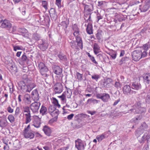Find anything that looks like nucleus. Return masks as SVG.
Wrapping results in <instances>:
<instances>
[{
  "mask_svg": "<svg viewBox=\"0 0 150 150\" xmlns=\"http://www.w3.org/2000/svg\"><path fill=\"white\" fill-rule=\"evenodd\" d=\"M146 111V108L143 106L142 103L139 101L132 106V108L128 110L129 113H139L145 112Z\"/></svg>",
  "mask_w": 150,
  "mask_h": 150,
  "instance_id": "1",
  "label": "nucleus"
},
{
  "mask_svg": "<svg viewBox=\"0 0 150 150\" xmlns=\"http://www.w3.org/2000/svg\"><path fill=\"white\" fill-rule=\"evenodd\" d=\"M147 55L146 52L144 51H142L140 50H137L132 52V56L133 60L137 61L141 58L145 57Z\"/></svg>",
  "mask_w": 150,
  "mask_h": 150,
  "instance_id": "2",
  "label": "nucleus"
},
{
  "mask_svg": "<svg viewBox=\"0 0 150 150\" xmlns=\"http://www.w3.org/2000/svg\"><path fill=\"white\" fill-rule=\"evenodd\" d=\"M23 133V135L25 138L32 139L34 137V132L31 130L30 125L25 128Z\"/></svg>",
  "mask_w": 150,
  "mask_h": 150,
  "instance_id": "3",
  "label": "nucleus"
},
{
  "mask_svg": "<svg viewBox=\"0 0 150 150\" xmlns=\"http://www.w3.org/2000/svg\"><path fill=\"white\" fill-rule=\"evenodd\" d=\"M148 126L145 122L142 123L140 127L135 131V134L136 136H140L142 134L147 131Z\"/></svg>",
  "mask_w": 150,
  "mask_h": 150,
  "instance_id": "4",
  "label": "nucleus"
},
{
  "mask_svg": "<svg viewBox=\"0 0 150 150\" xmlns=\"http://www.w3.org/2000/svg\"><path fill=\"white\" fill-rule=\"evenodd\" d=\"M38 67L40 70V72L41 75L44 77H47V74L46 73L48 70L44 64L41 62H38Z\"/></svg>",
  "mask_w": 150,
  "mask_h": 150,
  "instance_id": "5",
  "label": "nucleus"
},
{
  "mask_svg": "<svg viewBox=\"0 0 150 150\" xmlns=\"http://www.w3.org/2000/svg\"><path fill=\"white\" fill-rule=\"evenodd\" d=\"M30 107L26 106L23 107V110L24 112L26 113L25 114L26 117L25 123L28 124L30 122L31 120V118L30 111Z\"/></svg>",
  "mask_w": 150,
  "mask_h": 150,
  "instance_id": "6",
  "label": "nucleus"
},
{
  "mask_svg": "<svg viewBox=\"0 0 150 150\" xmlns=\"http://www.w3.org/2000/svg\"><path fill=\"white\" fill-rule=\"evenodd\" d=\"M40 105V102L35 101L30 105V107L33 112L35 113L38 112V110Z\"/></svg>",
  "mask_w": 150,
  "mask_h": 150,
  "instance_id": "7",
  "label": "nucleus"
},
{
  "mask_svg": "<svg viewBox=\"0 0 150 150\" xmlns=\"http://www.w3.org/2000/svg\"><path fill=\"white\" fill-rule=\"evenodd\" d=\"M86 144L81 140L75 141V146L78 150L84 149Z\"/></svg>",
  "mask_w": 150,
  "mask_h": 150,
  "instance_id": "8",
  "label": "nucleus"
},
{
  "mask_svg": "<svg viewBox=\"0 0 150 150\" xmlns=\"http://www.w3.org/2000/svg\"><path fill=\"white\" fill-rule=\"evenodd\" d=\"M12 26V24L10 21L6 19L3 20L1 25V28H6L8 30L11 28Z\"/></svg>",
  "mask_w": 150,
  "mask_h": 150,
  "instance_id": "9",
  "label": "nucleus"
},
{
  "mask_svg": "<svg viewBox=\"0 0 150 150\" xmlns=\"http://www.w3.org/2000/svg\"><path fill=\"white\" fill-rule=\"evenodd\" d=\"M48 45V44L47 42L45 40H42L38 45V47L41 50L44 51L47 48Z\"/></svg>",
  "mask_w": 150,
  "mask_h": 150,
  "instance_id": "10",
  "label": "nucleus"
},
{
  "mask_svg": "<svg viewBox=\"0 0 150 150\" xmlns=\"http://www.w3.org/2000/svg\"><path fill=\"white\" fill-rule=\"evenodd\" d=\"M31 98L35 102H37L39 100L40 96L38 91L36 89L32 91L31 93Z\"/></svg>",
  "mask_w": 150,
  "mask_h": 150,
  "instance_id": "11",
  "label": "nucleus"
},
{
  "mask_svg": "<svg viewBox=\"0 0 150 150\" xmlns=\"http://www.w3.org/2000/svg\"><path fill=\"white\" fill-rule=\"evenodd\" d=\"M54 90L56 93H60L62 91V86L61 83H58L55 84L54 86Z\"/></svg>",
  "mask_w": 150,
  "mask_h": 150,
  "instance_id": "12",
  "label": "nucleus"
},
{
  "mask_svg": "<svg viewBox=\"0 0 150 150\" xmlns=\"http://www.w3.org/2000/svg\"><path fill=\"white\" fill-rule=\"evenodd\" d=\"M141 85L139 82L135 81L132 83L131 88L132 89L138 91L141 89Z\"/></svg>",
  "mask_w": 150,
  "mask_h": 150,
  "instance_id": "13",
  "label": "nucleus"
},
{
  "mask_svg": "<svg viewBox=\"0 0 150 150\" xmlns=\"http://www.w3.org/2000/svg\"><path fill=\"white\" fill-rule=\"evenodd\" d=\"M23 100L26 105L31 104L32 102L30 96L28 94H25L24 96Z\"/></svg>",
  "mask_w": 150,
  "mask_h": 150,
  "instance_id": "14",
  "label": "nucleus"
},
{
  "mask_svg": "<svg viewBox=\"0 0 150 150\" xmlns=\"http://www.w3.org/2000/svg\"><path fill=\"white\" fill-rule=\"evenodd\" d=\"M123 92L125 94L129 95L131 94V87L128 85H125L123 88Z\"/></svg>",
  "mask_w": 150,
  "mask_h": 150,
  "instance_id": "15",
  "label": "nucleus"
},
{
  "mask_svg": "<svg viewBox=\"0 0 150 150\" xmlns=\"http://www.w3.org/2000/svg\"><path fill=\"white\" fill-rule=\"evenodd\" d=\"M150 7V0H147L142 8L141 9V12H145L147 11Z\"/></svg>",
  "mask_w": 150,
  "mask_h": 150,
  "instance_id": "16",
  "label": "nucleus"
},
{
  "mask_svg": "<svg viewBox=\"0 0 150 150\" xmlns=\"http://www.w3.org/2000/svg\"><path fill=\"white\" fill-rule=\"evenodd\" d=\"M53 72L55 74L59 75L62 73V69L59 66H55L53 68Z\"/></svg>",
  "mask_w": 150,
  "mask_h": 150,
  "instance_id": "17",
  "label": "nucleus"
},
{
  "mask_svg": "<svg viewBox=\"0 0 150 150\" xmlns=\"http://www.w3.org/2000/svg\"><path fill=\"white\" fill-rule=\"evenodd\" d=\"M8 125V122L5 119L0 120V130H2Z\"/></svg>",
  "mask_w": 150,
  "mask_h": 150,
  "instance_id": "18",
  "label": "nucleus"
},
{
  "mask_svg": "<svg viewBox=\"0 0 150 150\" xmlns=\"http://www.w3.org/2000/svg\"><path fill=\"white\" fill-rule=\"evenodd\" d=\"M112 80L110 79H107L106 80H105L103 83V86L102 87L109 88L111 86V82H112Z\"/></svg>",
  "mask_w": 150,
  "mask_h": 150,
  "instance_id": "19",
  "label": "nucleus"
},
{
  "mask_svg": "<svg viewBox=\"0 0 150 150\" xmlns=\"http://www.w3.org/2000/svg\"><path fill=\"white\" fill-rule=\"evenodd\" d=\"M41 121V118L36 116L33 125L36 128H39L40 125Z\"/></svg>",
  "mask_w": 150,
  "mask_h": 150,
  "instance_id": "20",
  "label": "nucleus"
},
{
  "mask_svg": "<svg viewBox=\"0 0 150 150\" xmlns=\"http://www.w3.org/2000/svg\"><path fill=\"white\" fill-rule=\"evenodd\" d=\"M70 45L72 48L74 50H79L80 48L78 45L77 42L76 41L74 40L71 41L70 42Z\"/></svg>",
  "mask_w": 150,
  "mask_h": 150,
  "instance_id": "21",
  "label": "nucleus"
},
{
  "mask_svg": "<svg viewBox=\"0 0 150 150\" xmlns=\"http://www.w3.org/2000/svg\"><path fill=\"white\" fill-rule=\"evenodd\" d=\"M43 130L45 134L48 136H50L52 132L51 130L49 127L46 125L43 128Z\"/></svg>",
  "mask_w": 150,
  "mask_h": 150,
  "instance_id": "22",
  "label": "nucleus"
},
{
  "mask_svg": "<svg viewBox=\"0 0 150 150\" xmlns=\"http://www.w3.org/2000/svg\"><path fill=\"white\" fill-rule=\"evenodd\" d=\"M142 118V115H140L132 119L131 121L132 122H133L135 123L138 124L140 122Z\"/></svg>",
  "mask_w": 150,
  "mask_h": 150,
  "instance_id": "23",
  "label": "nucleus"
},
{
  "mask_svg": "<svg viewBox=\"0 0 150 150\" xmlns=\"http://www.w3.org/2000/svg\"><path fill=\"white\" fill-rule=\"evenodd\" d=\"M93 50L95 54H97L100 52V48L99 46L96 43H95L93 47Z\"/></svg>",
  "mask_w": 150,
  "mask_h": 150,
  "instance_id": "24",
  "label": "nucleus"
},
{
  "mask_svg": "<svg viewBox=\"0 0 150 150\" xmlns=\"http://www.w3.org/2000/svg\"><path fill=\"white\" fill-rule=\"evenodd\" d=\"M129 58L127 57H124L122 58L121 59L119 62V64L120 65H122L123 64L124 66H126L127 64V62L129 60Z\"/></svg>",
  "mask_w": 150,
  "mask_h": 150,
  "instance_id": "25",
  "label": "nucleus"
},
{
  "mask_svg": "<svg viewBox=\"0 0 150 150\" xmlns=\"http://www.w3.org/2000/svg\"><path fill=\"white\" fill-rule=\"evenodd\" d=\"M76 42H77L78 45L79 47L81 50L83 49V43L81 38L79 37H77L76 38Z\"/></svg>",
  "mask_w": 150,
  "mask_h": 150,
  "instance_id": "26",
  "label": "nucleus"
},
{
  "mask_svg": "<svg viewBox=\"0 0 150 150\" xmlns=\"http://www.w3.org/2000/svg\"><path fill=\"white\" fill-rule=\"evenodd\" d=\"M68 24V22H66L65 21H62L60 24L62 27V28L64 29L65 31V33L66 34L68 33V31L67 30V28Z\"/></svg>",
  "mask_w": 150,
  "mask_h": 150,
  "instance_id": "27",
  "label": "nucleus"
},
{
  "mask_svg": "<svg viewBox=\"0 0 150 150\" xmlns=\"http://www.w3.org/2000/svg\"><path fill=\"white\" fill-rule=\"evenodd\" d=\"M147 131L146 132H144L143 136L140 139V137H139V136H137L139 141L140 143H144L145 141L147 140L146 136H147L146 135H147Z\"/></svg>",
  "mask_w": 150,
  "mask_h": 150,
  "instance_id": "28",
  "label": "nucleus"
},
{
  "mask_svg": "<svg viewBox=\"0 0 150 150\" xmlns=\"http://www.w3.org/2000/svg\"><path fill=\"white\" fill-rule=\"evenodd\" d=\"M86 31L87 33L89 34L93 33V27L91 23H89L88 24L87 26Z\"/></svg>",
  "mask_w": 150,
  "mask_h": 150,
  "instance_id": "29",
  "label": "nucleus"
},
{
  "mask_svg": "<svg viewBox=\"0 0 150 150\" xmlns=\"http://www.w3.org/2000/svg\"><path fill=\"white\" fill-rule=\"evenodd\" d=\"M110 96L108 94L106 93H103L102 94V97H101V99L104 102H107Z\"/></svg>",
  "mask_w": 150,
  "mask_h": 150,
  "instance_id": "30",
  "label": "nucleus"
},
{
  "mask_svg": "<svg viewBox=\"0 0 150 150\" xmlns=\"http://www.w3.org/2000/svg\"><path fill=\"white\" fill-rule=\"evenodd\" d=\"M40 113L42 115H46L47 113V110L46 108L43 106H42L40 110Z\"/></svg>",
  "mask_w": 150,
  "mask_h": 150,
  "instance_id": "31",
  "label": "nucleus"
},
{
  "mask_svg": "<svg viewBox=\"0 0 150 150\" xmlns=\"http://www.w3.org/2000/svg\"><path fill=\"white\" fill-rule=\"evenodd\" d=\"M106 138V134L105 133H103L100 135H98L96 137V139L99 142H100L102 140Z\"/></svg>",
  "mask_w": 150,
  "mask_h": 150,
  "instance_id": "32",
  "label": "nucleus"
},
{
  "mask_svg": "<svg viewBox=\"0 0 150 150\" xmlns=\"http://www.w3.org/2000/svg\"><path fill=\"white\" fill-rule=\"evenodd\" d=\"M52 103L54 104L53 105L55 107H57L59 108L60 107V105L59 104L58 100L55 98L53 97L52 98Z\"/></svg>",
  "mask_w": 150,
  "mask_h": 150,
  "instance_id": "33",
  "label": "nucleus"
},
{
  "mask_svg": "<svg viewBox=\"0 0 150 150\" xmlns=\"http://www.w3.org/2000/svg\"><path fill=\"white\" fill-rule=\"evenodd\" d=\"M25 82V81H21L18 83L19 87L21 89H23L24 90L25 86L26 85Z\"/></svg>",
  "mask_w": 150,
  "mask_h": 150,
  "instance_id": "34",
  "label": "nucleus"
},
{
  "mask_svg": "<svg viewBox=\"0 0 150 150\" xmlns=\"http://www.w3.org/2000/svg\"><path fill=\"white\" fill-rule=\"evenodd\" d=\"M56 109V107L53 105L50 106L48 108L49 112L50 114Z\"/></svg>",
  "mask_w": 150,
  "mask_h": 150,
  "instance_id": "35",
  "label": "nucleus"
},
{
  "mask_svg": "<svg viewBox=\"0 0 150 150\" xmlns=\"http://www.w3.org/2000/svg\"><path fill=\"white\" fill-rule=\"evenodd\" d=\"M40 38V35L37 33H34L33 35V39L36 40H39Z\"/></svg>",
  "mask_w": 150,
  "mask_h": 150,
  "instance_id": "36",
  "label": "nucleus"
},
{
  "mask_svg": "<svg viewBox=\"0 0 150 150\" xmlns=\"http://www.w3.org/2000/svg\"><path fill=\"white\" fill-rule=\"evenodd\" d=\"M144 79L149 83L150 82V74L148 73L146 74L144 76Z\"/></svg>",
  "mask_w": 150,
  "mask_h": 150,
  "instance_id": "37",
  "label": "nucleus"
},
{
  "mask_svg": "<svg viewBox=\"0 0 150 150\" xmlns=\"http://www.w3.org/2000/svg\"><path fill=\"white\" fill-rule=\"evenodd\" d=\"M58 57L60 60L64 62H66L67 60V58L65 55L59 54L58 55Z\"/></svg>",
  "mask_w": 150,
  "mask_h": 150,
  "instance_id": "38",
  "label": "nucleus"
},
{
  "mask_svg": "<svg viewBox=\"0 0 150 150\" xmlns=\"http://www.w3.org/2000/svg\"><path fill=\"white\" fill-rule=\"evenodd\" d=\"M59 114V111L58 110L56 109L55 110L54 112H53L51 114V115L53 117H57L58 115Z\"/></svg>",
  "mask_w": 150,
  "mask_h": 150,
  "instance_id": "39",
  "label": "nucleus"
},
{
  "mask_svg": "<svg viewBox=\"0 0 150 150\" xmlns=\"http://www.w3.org/2000/svg\"><path fill=\"white\" fill-rule=\"evenodd\" d=\"M149 43H147L144 45L143 46V50H142V51H145L146 52V51L148 50L149 48Z\"/></svg>",
  "mask_w": 150,
  "mask_h": 150,
  "instance_id": "40",
  "label": "nucleus"
},
{
  "mask_svg": "<svg viewBox=\"0 0 150 150\" xmlns=\"http://www.w3.org/2000/svg\"><path fill=\"white\" fill-rule=\"evenodd\" d=\"M114 86L117 89H120L122 86V84L118 82H116L115 83Z\"/></svg>",
  "mask_w": 150,
  "mask_h": 150,
  "instance_id": "41",
  "label": "nucleus"
},
{
  "mask_svg": "<svg viewBox=\"0 0 150 150\" xmlns=\"http://www.w3.org/2000/svg\"><path fill=\"white\" fill-rule=\"evenodd\" d=\"M58 97L63 102H65L66 100V96L63 93L61 96H58Z\"/></svg>",
  "mask_w": 150,
  "mask_h": 150,
  "instance_id": "42",
  "label": "nucleus"
},
{
  "mask_svg": "<svg viewBox=\"0 0 150 150\" xmlns=\"http://www.w3.org/2000/svg\"><path fill=\"white\" fill-rule=\"evenodd\" d=\"M84 19H86L87 18L91 19V14L88 13L87 12H85L84 14Z\"/></svg>",
  "mask_w": 150,
  "mask_h": 150,
  "instance_id": "43",
  "label": "nucleus"
},
{
  "mask_svg": "<svg viewBox=\"0 0 150 150\" xmlns=\"http://www.w3.org/2000/svg\"><path fill=\"white\" fill-rule=\"evenodd\" d=\"M50 16L52 19L55 20L57 18V15L56 12L50 15Z\"/></svg>",
  "mask_w": 150,
  "mask_h": 150,
  "instance_id": "44",
  "label": "nucleus"
},
{
  "mask_svg": "<svg viewBox=\"0 0 150 150\" xmlns=\"http://www.w3.org/2000/svg\"><path fill=\"white\" fill-rule=\"evenodd\" d=\"M8 118L11 123L13 122L14 121V116L12 115H9L8 117Z\"/></svg>",
  "mask_w": 150,
  "mask_h": 150,
  "instance_id": "45",
  "label": "nucleus"
},
{
  "mask_svg": "<svg viewBox=\"0 0 150 150\" xmlns=\"http://www.w3.org/2000/svg\"><path fill=\"white\" fill-rule=\"evenodd\" d=\"M47 3L46 1H42V6L46 10L47 9Z\"/></svg>",
  "mask_w": 150,
  "mask_h": 150,
  "instance_id": "46",
  "label": "nucleus"
},
{
  "mask_svg": "<svg viewBox=\"0 0 150 150\" xmlns=\"http://www.w3.org/2000/svg\"><path fill=\"white\" fill-rule=\"evenodd\" d=\"M91 78L93 79H94L96 81H97L98 79L100 78V76L98 74H95L92 76Z\"/></svg>",
  "mask_w": 150,
  "mask_h": 150,
  "instance_id": "47",
  "label": "nucleus"
},
{
  "mask_svg": "<svg viewBox=\"0 0 150 150\" xmlns=\"http://www.w3.org/2000/svg\"><path fill=\"white\" fill-rule=\"evenodd\" d=\"M23 79V81H25L26 83H29L28 80V76L27 75L24 74L23 75L22 77Z\"/></svg>",
  "mask_w": 150,
  "mask_h": 150,
  "instance_id": "48",
  "label": "nucleus"
},
{
  "mask_svg": "<svg viewBox=\"0 0 150 150\" xmlns=\"http://www.w3.org/2000/svg\"><path fill=\"white\" fill-rule=\"evenodd\" d=\"M76 76L77 79L81 81L82 80V74H81L79 72H77L76 73Z\"/></svg>",
  "mask_w": 150,
  "mask_h": 150,
  "instance_id": "49",
  "label": "nucleus"
},
{
  "mask_svg": "<svg viewBox=\"0 0 150 150\" xmlns=\"http://www.w3.org/2000/svg\"><path fill=\"white\" fill-rule=\"evenodd\" d=\"M61 0H56V4L57 6L59 8H60L61 5Z\"/></svg>",
  "mask_w": 150,
  "mask_h": 150,
  "instance_id": "50",
  "label": "nucleus"
},
{
  "mask_svg": "<svg viewBox=\"0 0 150 150\" xmlns=\"http://www.w3.org/2000/svg\"><path fill=\"white\" fill-rule=\"evenodd\" d=\"M21 60L23 62L26 61L28 60L27 57L26 55H25L24 53L21 57Z\"/></svg>",
  "mask_w": 150,
  "mask_h": 150,
  "instance_id": "51",
  "label": "nucleus"
},
{
  "mask_svg": "<svg viewBox=\"0 0 150 150\" xmlns=\"http://www.w3.org/2000/svg\"><path fill=\"white\" fill-rule=\"evenodd\" d=\"M105 2V1H99L98 2V6L99 7H101L103 6Z\"/></svg>",
  "mask_w": 150,
  "mask_h": 150,
  "instance_id": "52",
  "label": "nucleus"
},
{
  "mask_svg": "<svg viewBox=\"0 0 150 150\" xmlns=\"http://www.w3.org/2000/svg\"><path fill=\"white\" fill-rule=\"evenodd\" d=\"M146 102L148 104H150V94L148 95L146 98Z\"/></svg>",
  "mask_w": 150,
  "mask_h": 150,
  "instance_id": "53",
  "label": "nucleus"
},
{
  "mask_svg": "<svg viewBox=\"0 0 150 150\" xmlns=\"http://www.w3.org/2000/svg\"><path fill=\"white\" fill-rule=\"evenodd\" d=\"M72 28L74 31L79 30L77 26L76 25V24H74L73 25Z\"/></svg>",
  "mask_w": 150,
  "mask_h": 150,
  "instance_id": "54",
  "label": "nucleus"
},
{
  "mask_svg": "<svg viewBox=\"0 0 150 150\" xmlns=\"http://www.w3.org/2000/svg\"><path fill=\"white\" fill-rule=\"evenodd\" d=\"M110 55L112 59H115L116 57L117 54L115 52L111 53L110 54Z\"/></svg>",
  "mask_w": 150,
  "mask_h": 150,
  "instance_id": "55",
  "label": "nucleus"
},
{
  "mask_svg": "<svg viewBox=\"0 0 150 150\" xmlns=\"http://www.w3.org/2000/svg\"><path fill=\"white\" fill-rule=\"evenodd\" d=\"M27 89L26 90V92H30L32 89L30 85H27Z\"/></svg>",
  "mask_w": 150,
  "mask_h": 150,
  "instance_id": "56",
  "label": "nucleus"
},
{
  "mask_svg": "<svg viewBox=\"0 0 150 150\" xmlns=\"http://www.w3.org/2000/svg\"><path fill=\"white\" fill-rule=\"evenodd\" d=\"M18 31L19 32L22 33H26L27 31V30L24 28L19 29Z\"/></svg>",
  "mask_w": 150,
  "mask_h": 150,
  "instance_id": "57",
  "label": "nucleus"
},
{
  "mask_svg": "<svg viewBox=\"0 0 150 150\" xmlns=\"http://www.w3.org/2000/svg\"><path fill=\"white\" fill-rule=\"evenodd\" d=\"M86 112H87L88 113L92 115H94L97 112L96 111H95L94 110L92 111H89V110H87L86 111Z\"/></svg>",
  "mask_w": 150,
  "mask_h": 150,
  "instance_id": "58",
  "label": "nucleus"
},
{
  "mask_svg": "<svg viewBox=\"0 0 150 150\" xmlns=\"http://www.w3.org/2000/svg\"><path fill=\"white\" fill-rule=\"evenodd\" d=\"M101 34L99 33H97L96 34V37L97 38L98 40L100 41V40L101 38Z\"/></svg>",
  "mask_w": 150,
  "mask_h": 150,
  "instance_id": "59",
  "label": "nucleus"
},
{
  "mask_svg": "<svg viewBox=\"0 0 150 150\" xmlns=\"http://www.w3.org/2000/svg\"><path fill=\"white\" fill-rule=\"evenodd\" d=\"M79 31L78 30V31H74V32L73 33V35H74L76 37H78V35H79Z\"/></svg>",
  "mask_w": 150,
  "mask_h": 150,
  "instance_id": "60",
  "label": "nucleus"
},
{
  "mask_svg": "<svg viewBox=\"0 0 150 150\" xmlns=\"http://www.w3.org/2000/svg\"><path fill=\"white\" fill-rule=\"evenodd\" d=\"M20 108L18 107H17L15 111V115H18L19 114Z\"/></svg>",
  "mask_w": 150,
  "mask_h": 150,
  "instance_id": "61",
  "label": "nucleus"
},
{
  "mask_svg": "<svg viewBox=\"0 0 150 150\" xmlns=\"http://www.w3.org/2000/svg\"><path fill=\"white\" fill-rule=\"evenodd\" d=\"M97 21L98 22L100 20L103 18V16H101L100 14H98L96 17Z\"/></svg>",
  "mask_w": 150,
  "mask_h": 150,
  "instance_id": "62",
  "label": "nucleus"
},
{
  "mask_svg": "<svg viewBox=\"0 0 150 150\" xmlns=\"http://www.w3.org/2000/svg\"><path fill=\"white\" fill-rule=\"evenodd\" d=\"M4 144H6V145L4 146V150H8L9 149V147L7 143H4Z\"/></svg>",
  "mask_w": 150,
  "mask_h": 150,
  "instance_id": "63",
  "label": "nucleus"
},
{
  "mask_svg": "<svg viewBox=\"0 0 150 150\" xmlns=\"http://www.w3.org/2000/svg\"><path fill=\"white\" fill-rule=\"evenodd\" d=\"M56 12L55 9L54 8H51L49 11V13L50 15L52 13Z\"/></svg>",
  "mask_w": 150,
  "mask_h": 150,
  "instance_id": "64",
  "label": "nucleus"
}]
</instances>
